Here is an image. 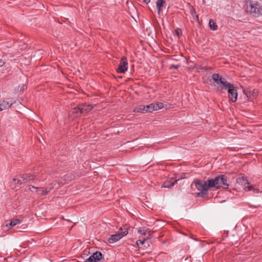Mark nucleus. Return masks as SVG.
Listing matches in <instances>:
<instances>
[{"instance_id": "obj_1", "label": "nucleus", "mask_w": 262, "mask_h": 262, "mask_svg": "<svg viewBox=\"0 0 262 262\" xmlns=\"http://www.w3.org/2000/svg\"><path fill=\"white\" fill-rule=\"evenodd\" d=\"M212 80L219 85L220 90H225L228 91V98L229 100L232 102H235L237 99V88L233 84L227 81L221 75L217 73H214L212 75Z\"/></svg>"}, {"instance_id": "obj_2", "label": "nucleus", "mask_w": 262, "mask_h": 262, "mask_svg": "<svg viewBox=\"0 0 262 262\" xmlns=\"http://www.w3.org/2000/svg\"><path fill=\"white\" fill-rule=\"evenodd\" d=\"M193 185L195 188L200 191L196 193L198 197L206 198L208 196V190L212 188L210 179L206 181L195 179L191 185V188H192Z\"/></svg>"}, {"instance_id": "obj_3", "label": "nucleus", "mask_w": 262, "mask_h": 262, "mask_svg": "<svg viewBox=\"0 0 262 262\" xmlns=\"http://www.w3.org/2000/svg\"><path fill=\"white\" fill-rule=\"evenodd\" d=\"M210 180L212 188L220 189L221 188L227 189L229 187V184L227 183V177L225 174H220Z\"/></svg>"}, {"instance_id": "obj_4", "label": "nucleus", "mask_w": 262, "mask_h": 262, "mask_svg": "<svg viewBox=\"0 0 262 262\" xmlns=\"http://www.w3.org/2000/svg\"><path fill=\"white\" fill-rule=\"evenodd\" d=\"M129 228V225L127 224L123 225L116 234L112 235L111 237L108 238L107 240L108 242L112 244L118 241L122 237L128 234Z\"/></svg>"}, {"instance_id": "obj_5", "label": "nucleus", "mask_w": 262, "mask_h": 262, "mask_svg": "<svg viewBox=\"0 0 262 262\" xmlns=\"http://www.w3.org/2000/svg\"><path fill=\"white\" fill-rule=\"evenodd\" d=\"M249 11L255 17H258L262 15V8L260 7L259 3L251 2L249 7Z\"/></svg>"}, {"instance_id": "obj_6", "label": "nucleus", "mask_w": 262, "mask_h": 262, "mask_svg": "<svg viewBox=\"0 0 262 262\" xmlns=\"http://www.w3.org/2000/svg\"><path fill=\"white\" fill-rule=\"evenodd\" d=\"M16 103V100L13 98H8L6 100L0 101V111L8 109L11 107L13 104Z\"/></svg>"}, {"instance_id": "obj_7", "label": "nucleus", "mask_w": 262, "mask_h": 262, "mask_svg": "<svg viewBox=\"0 0 262 262\" xmlns=\"http://www.w3.org/2000/svg\"><path fill=\"white\" fill-rule=\"evenodd\" d=\"M128 62L127 58L125 56L122 57L120 63L117 69L118 73H124L127 70Z\"/></svg>"}, {"instance_id": "obj_8", "label": "nucleus", "mask_w": 262, "mask_h": 262, "mask_svg": "<svg viewBox=\"0 0 262 262\" xmlns=\"http://www.w3.org/2000/svg\"><path fill=\"white\" fill-rule=\"evenodd\" d=\"M83 113V108L81 106V104L73 108L70 111V113L74 115L75 117L79 116L82 113Z\"/></svg>"}, {"instance_id": "obj_9", "label": "nucleus", "mask_w": 262, "mask_h": 262, "mask_svg": "<svg viewBox=\"0 0 262 262\" xmlns=\"http://www.w3.org/2000/svg\"><path fill=\"white\" fill-rule=\"evenodd\" d=\"M18 177H20L23 179V181L25 183L29 182L31 180H34L35 178V176L30 173L20 174Z\"/></svg>"}, {"instance_id": "obj_10", "label": "nucleus", "mask_w": 262, "mask_h": 262, "mask_svg": "<svg viewBox=\"0 0 262 262\" xmlns=\"http://www.w3.org/2000/svg\"><path fill=\"white\" fill-rule=\"evenodd\" d=\"M138 232L143 235H146L148 232V236L146 239H149L151 238L152 233L154 232L150 230H148V229L146 227H140L138 229Z\"/></svg>"}, {"instance_id": "obj_11", "label": "nucleus", "mask_w": 262, "mask_h": 262, "mask_svg": "<svg viewBox=\"0 0 262 262\" xmlns=\"http://www.w3.org/2000/svg\"><path fill=\"white\" fill-rule=\"evenodd\" d=\"M156 6L158 9V12L160 14L162 10V8L163 7H165L166 2L164 0H157L156 2Z\"/></svg>"}, {"instance_id": "obj_12", "label": "nucleus", "mask_w": 262, "mask_h": 262, "mask_svg": "<svg viewBox=\"0 0 262 262\" xmlns=\"http://www.w3.org/2000/svg\"><path fill=\"white\" fill-rule=\"evenodd\" d=\"M236 182L238 184L244 186H245V187H246V185L249 184V182L248 180L246 178H245L244 177L238 178L236 179Z\"/></svg>"}, {"instance_id": "obj_13", "label": "nucleus", "mask_w": 262, "mask_h": 262, "mask_svg": "<svg viewBox=\"0 0 262 262\" xmlns=\"http://www.w3.org/2000/svg\"><path fill=\"white\" fill-rule=\"evenodd\" d=\"M81 106L83 108V112L87 113L91 111L93 108V106L91 104L84 103H81Z\"/></svg>"}, {"instance_id": "obj_14", "label": "nucleus", "mask_w": 262, "mask_h": 262, "mask_svg": "<svg viewBox=\"0 0 262 262\" xmlns=\"http://www.w3.org/2000/svg\"><path fill=\"white\" fill-rule=\"evenodd\" d=\"M177 182V180H174L173 182L166 181L164 182V183L162 185V187L170 188L171 187L173 186Z\"/></svg>"}, {"instance_id": "obj_15", "label": "nucleus", "mask_w": 262, "mask_h": 262, "mask_svg": "<svg viewBox=\"0 0 262 262\" xmlns=\"http://www.w3.org/2000/svg\"><path fill=\"white\" fill-rule=\"evenodd\" d=\"M190 12L193 19L199 22V16L196 14L195 9L192 6H190Z\"/></svg>"}, {"instance_id": "obj_16", "label": "nucleus", "mask_w": 262, "mask_h": 262, "mask_svg": "<svg viewBox=\"0 0 262 262\" xmlns=\"http://www.w3.org/2000/svg\"><path fill=\"white\" fill-rule=\"evenodd\" d=\"M20 222H21V221L19 219H14L13 220H11L8 224H7L6 226L9 228H11V227H12L17 224H20Z\"/></svg>"}, {"instance_id": "obj_17", "label": "nucleus", "mask_w": 262, "mask_h": 262, "mask_svg": "<svg viewBox=\"0 0 262 262\" xmlns=\"http://www.w3.org/2000/svg\"><path fill=\"white\" fill-rule=\"evenodd\" d=\"M146 107L145 105H140L138 107H137L134 108V112L135 113H146Z\"/></svg>"}, {"instance_id": "obj_18", "label": "nucleus", "mask_w": 262, "mask_h": 262, "mask_svg": "<svg viewBox=\"0 0 262 262\" xmlns=\"http://www.w3.org/2000/svg\"><path fill=\"white\" fill-rule=\"evenodd\" d=\"M146 110L145 112H152L154 111H157V108H156L155 104L154 103H151L149 105H145Z\"/></svg>"}, {"instance_id": "obj_19", "label": "nucleus", "mask_w": 262, "mask_h": 262, "mask_svg": "<svg viewBox=\"0 0 262 262\" xmlns=\"http://www.w3.org/2000/svg\"><path fill=\"white\" fill-rule=\"evenodd\" d=\"M209 26L210 29L211 30L215 31L217 29V26L216 24V23L214 21V20L212 19H210L209 21Z\"/></svg>"}, {"instance_id": "obj_20", "label": "nucleus", "mask_w": 262, "mask_h": 262, "mask_svg": "<svg viewBox=\"0 0 262 262\" xmlns=\"http://www.w3.org/2000/svg\"><path fill=\"white\" fill-rule=\"evenodd\" d=\"M75 177L73 174L70 173L63 176V181L66 182H70L75 179Z\"/></svg>"}, {"instance_id": "obj_21", "label": "nucleus", "mask_w": 262, "mask_h": 262, "mask_svg": "<svg viewBox=\"0 0 262 262\" xmlns=\"http://www.w3.org/2000/svg\"><path fill=\"white\" fill-rule=\"evenodd\" d=\"M31 188H33L34 189H35V191L36 192H37L38 194H40V191H41V188H39V187H35V186H32V185H30V188H29V189L32 191H33V190H32Z\"/></svg>"}, {"instance_id": "obj_22", "label": "nucleus", "mask_w": 262, "mask_h": 262, "mask_svg": "<svg viewBox=\"0 0 262 262\" xmlns=\"http://www.w3.org/2000/svg\"><path fill=\"white\" fill-rule=\"evenodd\" d=\"M174 33L178 37H180L182 34V31L180 28H177L175 30Z\"/></svg>"}, {"instance_id": "obj_23", "label": "nucleus", "mask_w": 262, "mask_h": 262, "mask_svg": "<svg viewBox=\"0 0 262 262\" xmlns=\"http://www.w3.org/2000/svg\"><path fill=\"white\" fill-rule=\"evenodd\" d=\"M155 106L157 108V110H158L164 107V104L162 102H158L155 104Z\"/></svg>"}, {"instance_id": "obj_24", "label": "nucleus", "mask_w": 262, "mask_h": 262, "mask_svg": "<svg viewBox=\"0 0 262 262\" xmlns=\"http://www.w3.org/2000/svg\"><path fill=\"white\" fill-rule=\"evenodd\" d=\"M13 181L16 182V184L21 185L23 183H25L24 181H23V179H19L16 178L13 179Z\"/></svg>"}, {"instance_id": "obj_25", "label": "nucleus", "mask_w": 262, "mask_h": 262, "mask_svg": "<svg viewBox=\"0 0 262 262\" xmlns=\"http://www.w3.org/2000/svg\"><path fill=\"white\" fill-rule=\"evenodd\" d=\"M48 192H49V191H48L47 190V189H42V190L41 189L40 195H46L47 194H48Z\"/></svg>"}, {"instance_id": "obj_26", "label": "nucleus", "mask_w": 262, "mask_h": 262, "mask_svg": "<svg viewBox=\"0 0 262 262\" xmlns=\"http://www.w3.org/2000/svg\"><path fill=\"white\" fill-rule=\"evenodd\" d=\"M27 88V86L24 85V84H23L21 86H18V91H19V92H23L25 90V89H26Z\"/></svg>"}, {"instance_id": "obj_27", "label": "nucleus", "mask_w": 262, "mask_h": 262, "mask_svg": "<svg viewBox=\"0 0 262 262\" xmlns=\"http://www.w3.org/2000/svg\"><path fill=\"white\" fill-rule=\"evenodd\" d=\"M180 67V65H174L172 64L169 67V69L172 70L173 69H178Z\"/></svg>"}, {"instance_id": "obj_28", "label": "nucleus", "mask_w": 262, "mask_h": 262, "mask_svg": "<svg viewBox=\"0 0 262 262\" xmlns=\"http://www.w3.org/2000/svg\"><path fill=\"white\" fill-rule=\"evenodd\" d=\"M254 187L253 186V185H248L247 186H246L245 187V189H247V190L248 191H251V190H253Z\"/></svg>"}, {"instance_id": "obj_29", "label": "nucleus", "mask_w": 262, "mask_h": 262, "mask_svg": "<svg viewBox=\"0 0 262 262\" xmlns=\"http://www.w3.org/2000/svg\"><path fill=\"white\" fill-rule=\"evenodd\" d=\"M146 239V238H144L143 240L139 239V240L137 241V244L138 245H139V244H142V245L145 242Z\"/></svg>"}, {"instance_id": "obj_30", "label": "nucleus", "mask_w": 262, "mask_h": 262, "mask_svg": "<svg viewBox=\"0 0 262 262\" xmlns=\"http://www.w3.org/2000/svg\"><path fill=\"white\" fill-rule=\"evenodd\" d=\"M244 94L247 96V97L248 98H249L250 97V91H248L247 90H244Z\"/></svg>"}, {"instance_id": "obj_31", "label": "nucleus", "mask_w": 262, "mask_h": 262, "mask_svg": "<svg viewBox=\"0 0 262 262\" xmlns=\"http://www.w3.org/2000/svg\"><path fill=\"white\" fill-rule=\"evenodd\" d=\"M5 64V62L2 59H0V67H2Z\"/></svg>"}, {"instance_id": "obj_32", "label": "nucleus", "mask_w": 262, "mask_h": 262, "mask_svg": "<svg viewBox=\"0 0 262 262\" xmlns=\"http://www.w3.org/2000/svg\"><path fill=\"white\" fill-rule=\"evenodd\" d=\"M253 191L255 193H258L259 192V190L257 188H253Z\"/></svg>"}, {"instance_id": "obj_33", "label": "nucleus", "mask_w": 262, "mask_h": 262, "mask_svg": "<svg viewBox=\"0 0 262 262\" xmlns=\"http://www.w3.org/2000/svg\"><path fill=\"white\" fill-rule=\"evenodd\" d=\"M143 2L146 4H147L150 2V0H143Z\"/></svg>"}, {"instance_id": "obj_34", "label": "nucleus", "mask_w": 262, "mask_h": 262, "mask_svg": "<svg viewBox=\"0 0 262 262\" xmlns=\"http://www.w3.org/2000/svg\"><path fill=\"white\" fill-rule=\"evenodd\" d=\"M234 149H232V150H238V148L237 147H234L233 148Z\"/></svg>"}, {"instance_id": "obj_35", "label": "nucleus", "mask_w": 262, "mask_h": 262, "mask_svg": "<svg viewBox=\"0 0 262 262\" xmlns=\"http://www.w3.org/2000/svg\"><path fill=\"white\" fill-rule=\"evenodd\" d=\"M202 69H204L205 70H207V67H204V68H202Z\"/></svg>"}]
</instances>
